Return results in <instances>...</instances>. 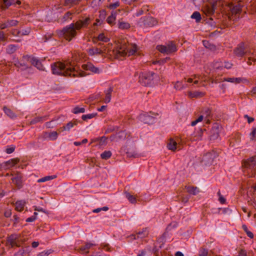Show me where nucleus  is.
<instances>
[{
  "mask_svg": "<svg viewBox=\"0 0 256 256\" xmlns=\"http://www.w3.org/2000/svg\"><path fill=\"white\" fill-rule=\"evenodd\" d=\"M52 34L51 33L47 34L44 36V42H46L52 38Z\"/></svg>",
  "mask_w": 256,
  "mask_h": 256,
  "instance_id": "052dcab7",
  "label": "nucleus"
},
{
  "mask_svg": "<svg viewBox=\"0 0 256 256\" xmlns=\"http://www.w3.org/2000/svg\"><path fill=\"white\" fill-rule=\"evenodd\" d=\"M96 115V114H84L82 116V118L84 120H87L88 119H91L94 118Z\"/></svg>",
  "mask_w": 256,
  "mask_h": 256,
  "instance_id": "49530a36",
  "label": "nucleus"
},
{
  "mask_svg": "<svg viewBox=\"0 0 256 256\" xmlns=\"http://www.w3.org/2000/svg\"><path fill=\"white\" fill-rule=\"evenodd\" d=\"M76 124L77 123L76 122H70L66 126H63L62 128L64 130L70 131L72 128H74Z\"/></svg>",
  "mask_w": 256,
  "mask_h": 256,
  "instance_id": "2f4dec72",
  "label": "nucleus"
},
{
  "mask_svg": "<svg viewBox=\"0 0 256 256\" xmlns=\"http://www.w3.org/2000/svg\"><path fill=\"white\" fill-rule=\"evenodd\" d=\"M224 81L232 83L240 84L242 82V78H224Z\"/></svg>",
  "mask_w": 256,
  "mask_h": 256,
  "instance_id": "c756f323",
  "label": "nucleus"
},
{
  "mask_svg": "<svg viewBox=\"0 0 256 256\" xmlns=\"http://www.w3.org/2000/svg\"><path fill=\"white\" fill-rule=\"evenodd\" d=\"M51 68L54 74L73 77L84 76L82 72L76 70L72 62L68 60L54 62L51 64Z\"/></svg>",
  "mask_w": 256,
  "mask_h": 256,
  "instance_id": "f257e3e1",
  "label": "nucleus"
},
{
  "mask_svg": "<svg viewBox=\"0 0 256 256\" xmlns=\"http://www.w3.org/2000/svg\"><path fill=\"white\" fill-rule=\"evenodd\" d=\"M14 64L17 68H20L22 67V70H26L28 66L24 62H20L18 60L14 61Z\"/></svg>",
  "mask_w": 256,
  "mask_h": 256,
  "instance_id": "c9c22d12",
  "label": "nucleus"
},
{
  "mask_svg": "<svg viewBox=\"0 0 256 256\" xmlns=\"http://www.w3.org/2000/svg\"><path fill=\"white\" fill-rule=\"evenodd\" d=\"M232 66V64L228 62H224V65L221 62H216L214 64V67L215 68L219 69L220 68H222L224 66L225 68L227 69H230Z\"/></svg>",
  "mask_w": 256,
  "mask_h": 256,
  "instance_id": "aec40b11",
  "label": "nucleus"
},
{
  "mask_svg": "<svg viewBox=\"0 0 256 256\" xmlns=\"http://www.w3.org/2000/svg\"><path fill=\"white\" fill-rule=\"evenodd\" d=\"M23 59L30 61L31 64L36 66L38 70H44L43 66L41 62L38 58L32 57L28 55L23 56Z\"/></svg>",
  "mask_w": 256,
  "mask_h": 256,
  "instance_id": "9d476101",
  "label": "nucleus"
},
{
  "mask_svg": "<svg viewBox=\"0 0 256 256\" xmlns=\"http://www.w3.org/2000/svg\"><path fill=\"white\" fill-rule=\"evenodd\" d=\"M250 140H253L256 136V128L252 127V132L250 134Z\"/></svg>",
  "mask_w": 256,
  "mask_h": 256,
  "instance_id": "864d4df0",
  "label": "nucleus"
},
{
  "mask_svg": "<svg viewBox=\"0 0 256 256\" xmlns=\"http://www.w3.org/2000/svg\"><path fill=\"white\" fill-rule=\"evenodd\" d=\"M30 28H26L24 30H20V36H27L30 34Z\"/></svg>",
  "mask_w": 256,
  "mask_h": 256,
  "instance_id": "5fc2aeb1",
  "label": "nucleus"
},
{
  "mask_svg": "<svg viewBox=\"0 0 256 256\" xmlns=\"http://www.w3.org/2000/svg\"><path fill=\"white\" fill-rule=\"evenodd\" d=\"M106 49L98 48L96 47H92L87 50V52L90 56H94L95 55H103L106 53Z\"/></svg>",
  "mask_w": 256,
  "mask_h": 256,
  "instance_id": "4468645a",
  "label": "nucleus"
},
{
  "mask_svg": "<svg viewBox=\"0 0 256 256\" xmlns=\"http://www.w3.org/2000/svg\"><path fill=\"white\" fill-rule=\"evenodd\" d=\"M18 46L16 44H10L6 48V52L8 54H12L14 53L17 50Z\"/></svg>",
  "mask_w": 256,
  "mask_h": 256,
  "instance_id": "f704fd0d",
  "label": "nucleus"
},
{
  "mask_svg": "<svg viewBox=\"0 0 256 256\" xmlns=\"http://www.w3.org/2000/svg\"><path fill=\"white\" fill-rule=\"evenodd\" d=\"M204 95V94L202 92H188V96L190 98H197V97H200Z\"/></svg>",
  "mask_w": 256,
  "mask_h": 256,
  "instance_id": "37998d69",
  "label": "nucleus"
},
{
  "mask_svg": "<svg viewBox=\"0 0 256 256\" xmlns=\"http://www.w3.org/2000/svg\"><path fill=\"white\" fill-rule=\"evenodd\" d=\"M244 117L247 119L248 124L252 123L254 120V118H253L250 117L247 114L244 115Z\"/></svg>",
  "mask_w": 256,
  "mask_h": 256,
  "instance_id": "774afa93",
  "label": "nucleus"
},
{
  "mask_svg": "<svg viewBox=\"0 0 256 256\" xmlns=\"http://www.w3.org/2000/svg\"><path fill=\"white\" fill-rule=\"evenodd\" d=\"M176 90H181L184 88V86L181 82H178L174 86Z\"/></svg>",
  "mask_w": 256,
  "mask_h": 256,
  "instance_id": "bf43d9fd",
  "label": "nucleus"
},
{
  "mask_svg": "<svg viewBox=\"0 0 256 256\" xmlns=\"http://www.w3.org/2000/svg\"><path fill=\"white\" fill-rule=\"evenodd\" d=\"M112 152L110 150H105L100 154V157L102 159L108 160L112 156Z\"/></svg>",
  "mask_w": 256,
  "mask_h": 256,
  "instance_id": "e433bc0d",
  "label": "nucleus"
},
{
  "mask_svg": "<svg viewBox=\"0 0 256 256\" xmlns=\"http://www.w3.org/2000/svg\"><path fill=\"white\" fill-rule=\"evenodd\" d=\"M44 120H46L45 117H36L31 120L30 123L32 124H35L37 122H42Z\"/></svg>",
  "mask_w": 256,
  "mask_h": 256,
  "instance_id": "8fccbe9b",
  "label": "nucleus"
},
{
  "mask_svg": "<svg viewBox=\"0 0 256 256\" xmlns=\"http://www.w3.org/2000/svg\"><path fill=\"white\" fill-rule=\"evenodd\" d=\"M82 27H83L82 24V20H80L76 22L75 24H74V30H80Z\"/></svg>",
  "mask_w": 256,
  "mask_h": 256,
  "instance_id": "603ef678",
  "label": "nucleus"
},
{
  "mask_svg": "<svg viewBox=\"0 0 256 256\" xmlns=\"http://www.w3.org/2000/svg\"><path fill=\"white\" fill-rule=\"evenodd\" d=\"M203 44L207 48H209L211 50L215 49V46L214 44H210L208 41L204 40Z\"/></svg>",
  "mask_w": 256,
  "mask_h": 256,
  "instance_id": "a18cd8bd",
  "label": "nucleus"
},
{
  "mask_svg": "<svg viewBox=\"0 0 256 256\" xmlns=\"http://www.w3.org/2000/svg\"><path fill=\"white\" fill-rule=\"evenodd\" d=\"M241 6L240 4H236L233 6L231 11L232 14H238L241 10Z\"/></svg>",
  "mask_w": 256,
  "mask_h": 256,
  "instance_id": "c03bdc74",
  "label": "nucleus"
},
{
  "mask_svg": "<svg viewBox=\"0 0 256 256\" xmlns=\"http://www.w3.org/2000/svg\"><path fill=\"white\" fill-rule=\"evenodd\" d=\"M82 68L84 70H89L94 74H99L102 72V69L96 67L91 62L82 64Z\"/></svg>",
  "mask_w": 256,
  "mask_h": 256,
  "instance_id": "9b49d317",
  "label": "nucleus"
},
{
  "mask_svg": "<svg viewBox=\"0 0 256 256\" xmlns=\"http://www.w3.org/2000/svg\"><path fill=\"white\" fill-rule=\"evenodd\" d=\"M98 40L104 42H108L110 40V39L108 38L105 36L104 34L102 33L100 34L98 36Z\"/></svg>",
  "mask_w": 256,
  "mask_h": 256,
  "instance_id": "09e8293b",
  "label": "nucleus"
},
{
  "mask_svg": "<svg viewBox=\"0 0 256 256\" xmlns=\"http://www.w3.org/2000/svg\"><path fill=\"white\" fill-rule=\"evenodd\" d=\"M113 91V88L112 87L109 88L107 90L104 91L106 94L104 102L105 103L108 104L110 102L112 92Z\"/></svg>",
  "mask_w": 256,
  "mask_h": 256,
  "instance_id": "4be33fe9",
  "label": "nucleus"
},
{
  "mask_svg": "<svg viewBox=\"0 0 256 256\" xmlns=\"http://www.w3.org/2000/svg\"><path fill=\"white\" fill-rule=\"evenodd\" d=\"M186 190L188 193L193 195H196L200 192L199 188L194 186H188L186 188Z\"/></svg>",
  "mask_w": 256,
  "mask_h": 256,
  "instance_id": "cd10ccee",
  "label": "nucleus"
},
{
  "mask_svg": "<svg viewBox=\"0 0 256 256\" xmlns=\"http://www.w3.org/2000/svg\"><path fill=\"white\" fill-rule=\"evenodd\" d=\"M2 2L6 8H8L12 4V2L10 0H2Z\"/></svg>",
  "mask_w": 256,
  "mask_h": 256,
  "instance_id": "e2e57ef3",
  "label": "nucleus"
},
{
  "mask_svg": "<svg viewBox=\"0 0 256 256\" xmlns=\"http://www.w3.org/2000/svg\"><path fill=\"white\" fill-rule=\"evenodd\" d=\"M72 112L75 114H78L80 113H84L85 112L84 108H80L78 106L74 107L72 110Z\"/></svg>",
  "mask_w": 256,
  "mask_h": 256,
  "instance_id": "58836bf2",
  "label": "nucleus"
},
{
  "mask_svg": "<svg viewBox=\"0 0 256 256\" xmlns=\"http://www.w3.org/2000/svg\"><path fill=\"white\" fill-rule=\"evenodd\" d=\"M11 34L14 36H20V30L17 29H12L11 31Z\"/></svg>",
  "mask_w": 256,
  "mask_h": 256,
  "instance_id": "6e6d98bb",
  "label": "nucleus"
},
{
  "mask_svg": "<svg viewBox=\"0 0 256 256\" xmlns=\"http://www.w3.org/2000/svg\"><path fill=\"white\" fill-rule=\"evenodd\" d=\"M156 49L160 52L169 54L177 51L176 44L172 41H170L166 43L165 45H158Z\"/></svg>",
  "mask_w": 256,
  "mask_h": 256,
  "instance_id": "39448f33",
  "label": "nucleus"
},
{
  "mask_svg": "<svg viewBox=\"0 0 256 256\" xmlns=\"http://www.w3.org/2000/svg\"><path fill=\"white\" fill-rule=\"evenodd\" d=\"M24 253L25 250L24 249H21L16 253L15 255L17 256H22Z\"/></svg>",
  "mask_w": 256,
  "mask_h": 256,
  "instance_id": "338daca9",
  "label": "nucleus"
},
{
  "mask_svg": "<svg viewBox=\"0 0 256 256\" xmlns=\"http://www.w3.org/2000/svg\"><path fill=\"white\" fill-rule=\"evenodd\" d=\"M25 204L24 200H18L16 202V210L18 212H22L24 210Z\"/></svg>",
  "mask_w": 256,
  "mask_h": 256,
  "instance_id": "b1692460",
  "label": "nucleus"
},
{
  "mask_svg": "<svg viewBox=\"0 0 256 256\" xmlns=\"http://www.w3.org/2000/svg\"><path fill=\"white\" fill-rule=\"evenodd\" d=\"M137 50V46L136 44H130L128 45L122 46L118 50H117L116 54L118 58L125 56H130L134 55Z\"/></svg>",
  "mask_w": 256,
  "mask_h": 256,
  "instance_id": "20e7f679",
  "label": "nucleus"
},
{
  "mask_svg": "<svg viewBox=\"0 0 256 256\" xmlns=\"http://www.w3.org/2000/svg\"><path fill=\"white\" fill-rule=\"evenodd\" d=\"M126 198L128 200V201L132 204H135L136 202V198L131 194L130 192H126L124 193Z\"/></svg>",
  "mask_w": 256,
  "mask_h": 256,
  "instance_id": "a878e982",
  "label": "nucleus"
},
{
  "mask_svg": "<svg viewBox=\"0 0 256 256\" xmlns=\"http://www.w3.org/2000/svg\"><path fill=\"white\" fill-rule=\"evenodd\" d=\"M14 150H15L14 146H10L8 147L6 149V152L8 154H10L14 152Z\"/></svg>",
  "mask_w": 256,
  "mask_h": 256,
  "instance_id": "13d9d810",
  "label": "nucleus"
},
{
  "mask_svg": "<svg viewBox=\"0 0 256 256\" xmlns=\"http://www.w3.org/2000/svg\"><path fill=\"white\" fill-rule=\"evenodd\" d=\"M36 219V216H32L30 218H28L26 220V222H33Z\"/></svg>",
  "mask_w": 256,
  "mask_h": 256,
  "instance_id": "69168bd1",
  "label": "nucleus"
},
{
  "mask_svg": "<svg viewBox=\"0 0 256 256\" xmlns=\"http://www.w3.org/2000/svg\"><path fill=\"white\" fill-rule=\"evenodd\" d=\"M158 24L157 20L152 16H148L140 18L137 24L142 28L152 27Z\"/></svg>",
  "mask_w": 256,
  "mask_h": 256,
  "instance_id": "423d86ee",
  "label": "nucleus"
},
{
  "mask_svg": "<svg viewBox=\"0 0 256 256\" xmlns=\"http://www.w3.org/2000/svg\"><path fill=\"white\" fill-rule=\"evenodd\" d=\"M218 194L219 196L218 200L220 204H224L226 202V198L220 194V191H218Z\"/></svg>",
  "mask_w": 256,
  "mask_h": 256,
  "instance_id": "4d7b16f0",
  "label": "nucleus"
},
{
  "mask_svg": "<svg viewBox=\"0 0 256 256\" xmlns=\"http://www.w3.org/2000/svg\"><path fill=\"white\" fill-rule=\"evenodd\" d=\"M18 23V21L15 20H8L4 22H0V28L4 30L5 28L16 26Z\"/></svg>",
  "mask_w": 256,
  "mask_h": 256,
  "instance_id": "dca6fc26",
  "label": "nucleus"
},
{
  "mask_svg": "<svg viewBox=\"0 0 256 256\" xmlns=\"http://www.w3.org/2000/svg\"><path fill=\"white\" fill-rule=\"evenodd\" d=\"M130 28V24L126 22H119L118 28L122 30L128 29Z\"/></svg>",
  "mask_w": 256,
  "mask_h": 256,
  "instance_id": "79ce46f5",
  "label": "nucleus"
},
{
  "mask_svg": "<svg viewBox=\"0 0 256 256\" xmlns=\"http://www.w3.org/2000/svg\"><path fill=\"white\" fill-rule=\"evenodd\" d=\"M18 236L16 234H12L7 237L6 244L10 248H12L14 246H20V244L18 240Z\"/></svg>",
  "mask_w": 256,
  "mask_h": 256,
  "instance_id": "1a4fd4ad",
  "label": "nucleus"
},
{
  "mask_svg": "<svg viewBox=\"0 0 256 256\" xmlns=\"http://www.w3.org/2000/svg\"><path fill=\"white\" fill-rule=\"evenodd\" d=\"M126 134L124 131H120L116 134L110 136V139L111 141L118 142L124 140L126 138Z\"/></svg>",
  "mask_w": 256,
  "mask_h": 256,
  "instance_id": "2eb2a0df",
  "label": "nucleus"
},
{
  "mask_svg": "<svg viewBox=\"0 0 256 256\" xmlns=\"http://www.w3.org/2000/svg\"><path fill=\"white\" fill-rule=\"evenodd\" d=\"M74 14V12L68 11L66 12L62 16V22H65L71 20L72 18L73 14Z\"/></svg>",
  "mask_w": 256,
  "mask_h": 256,
  "instance_id": "5701e85b",
  "label": "nucleus"
},
{
  "mask_svg": "<svg viewBox=\"0 0 256 256\" xmlns=\"http://www.w3.org/2000/svg\"><path fill=\"white\" fill-rule=\"evenodd\" d=\"M191 18L195 19L196 22H199L202 19L200 14L198 12H194L191 16Z\"/></svg>",
  "mask_w": 256,
  "mask_h": 256,
  "instance_id": "a19ab883",
  "label": "nucleus"
},
{
  "mask_svg": "<svg viewBox=\"0 0 256 256\" xmlns=\"http://www.w3.org/2000/svg\"><path fill=\"white\" fill-rule=\"evenodd\" d=\"M158 116V113L150 112H145L140 114L138 120L144 124H152L156 122V116Z\"/></svg>",
  "mask_w": 256,
  "mask_h": 256,
  "instance_id": "0eeeda50",
  "label": "nucleus"
},
{
  "mask_svg": "<svg viewBox=\"0 0 256 256\" xmlns=\"http://www.w3.org/2000/svg\"><path fill=\"white\" fill-rule=\"evenodd\" d=\"M234 54L238 57H242L248 53L244 42L240 43L236 48L234 49Z\"/></svg>",
  "mask_w": 256,
  "mask_h": 256,
  "instance_id": "f8f14e48",
  "label": "nucleus"
},
{
  "mask_svg": "<svg viewBox=\"0 0 256 256\" xmlns=\"http://www.w3.org/2000/svg\"><path fill=\"white\" fill-rule=\"evenodd\" d=\"M208 250L204 248H200L198 250V256H208Z\"/></svg>",
  "mask_w": 256,
  "mask_h": 256,
  "instance_id": "de8ad7c7",
  "label": "nucleus"
},
{
  "mask_svg": "<svg viewBox=\"0 0 256 256\" xmlns=\"http://www.w3.org/2000/svg\"><path fill=\"white\" fill-rule=\"evenodd\" d=\"M80 0H64V5L70 8L73 6L78 4Z\"/></svg>",
  "mask_w": 256,
  "mask_h": 256,
  "instance_id": "393cba45",
  "label": "nucleus"
},
{
  "mask_svg": "<svg viewBox=\"0 0 256 256\" xmlns=\"http://www.w3.org/2000/svg\"><path fill=\"white\" fill-rule=\"evenodd\" d=\"M108 209H109L108 207L106 206H104L102 208H98L94 209V210H92V212L94 213H98V212H101L102 210L107 211L108 210Z\"/></svg>",
  "mask_w": 256,
  "mask_h": 256,
  "instance_id": "3c124183",
  "label": "nucleus"
},
{
  "mask_svg": "<svg viewBox=\"0 0 256 256\" xmlns=\"http://www.w3.org/2000/svg\"><path fill=\"white\" fill-rule=\"evenodd\" d=\"M176 142L173 140H170L169 142L168 143L167 148L168 150H175L176 148Z\"/></svg>",
  "mask_w": 256,
  "mask_h": 256,
  "instance_id": "473e14b6",
  "label": "nucleus"
},
{
  "mask_svg": "<svg viewBox=\"0 0 256 256\" xmlns=\"http://www.w3.org/2000/svg\"><path fill=\"white\" fill-rule=\"evenodd\" d=\"M12 214V211H11V210H10L8 209V210H6L5 211V212H4V216H5L6 218H10V216H11Z\"/></svg>",
  "mask_w": 256,
  "mask_h": 256,
  "instance_id": "680f3d73",
  "label": "nucleus"
},
{
  "mask_svg": "<svg viewBox=\"0 0 256 256\" xmlns=\"http://www.w3.org/2000/svg\"><path fill=\"white\" fill-rule=\"evenodd\" d=\"M96 244L92 242H86L79 248V252L82 254H87L89 252V250Z\"/></svg>",
  "mask_w": 256,
  "mask_h": 256,
  "instance_id": "f3484780",
  "label": "nucleus"
},
{
  "mask_svg": "<svg viewBox=\"0 0 256 256\" xmlns=\"http://www.w3.org/2000/svg\"><path fill=\"white\" fill-rule=\"evenodd\" d=\"M215 212H214V213L220 214V211L222 212V213L224 214H230L232 213V210L228 208H218L216 210Z\"/></svg>",
  "mask_w": 256,
  "mask_h": 256,
  "instance_id": "72a5a7b5",
  "label": "nucleus"
},
{
  "mask_svg": "<svg viewBox=\"0 0 256 256\" xmlns=\"http://www.w3.org/2000/svg\"><path fill=\"white\" fill-rule=\"evenodd\" d=\"M148 234L147 228H144L141 231H139L136 233L137 238H144L146 237Z\"/></svg>",
  "mask_w": 256,
  "mask_h": 256,
  "instance_id": "c85d7f7f",
  "label": "nucleus"
},
{
  "mask_svg": "<svg viewBox=\"0 0 256 256\" xmlns=\"http://www.w3.org/2000/svg\"><path fill=\"white\" fill-rule=\"evenodd\" d=\"M107 138L103 136L102 137L96 138L92 140V142H96V144L100 146H105L106 144Z\"/></svg>",
  "mask_w": 256,
  "mask_h": 256,
  "instance_id": "6ab92c4d",
  "label": "nucleus"
},
{
  "mask_svg": "<svg viewBox=\"0 0 256 256\" xmlns=\"http://www.w3.org/2000/svg\"><path fill=\"white\" fill-rule=\"evenodd\" d=\"M12 180L18 188L20 189L22 187V176L20 173L16 172L12 178Z\"/></svg>",
  "mask_w": 256,
  "mask_h": 256,
  "instance_id": "ddd939ff",
  "label": "nucleus"
},
{
  "mask_svg": "<svg viewBox=\"0 0 256 256\" xmlns=\"http://www.w3.org/2000/svg\"><path fill=\"white\" fill-rule=\"evenodd\" d=\"M56 34L60 37H64L67 40L70 41L76 34L74 28V24H70L62 30H57Z\"/></svg>",
  "mask_w": 256,
  "mask_h": 256,
  "instance_id": "7ed1b4c3",
  "label": "nucleus"
},
{
  "mask_svg": "<svg viewBox=\"0 0 256 256\" xmlns=\"http://www.w3.org/2000/svg\"><path fill=\"white\" fill-rule=\"evenodd\" d=\"M18 162V160L17 159H11L10 160L6 162H5L3 164V167L5 169H8L14 166L15 164H16Z\"/></svg>",
  "mask_w": 256,
  "mask_h": 256,
  "instance_id": "412c9836",
  "label": "nucleus"
},
{
  "mask_svg": "<svg viewBox=\"0 0 256 256\" xmlns=\"http://www.w3.org/2000/svg\"><path fill=\"white\" fill-rule=\"evenodd\" d=\"M116 18V12H112L110 16L108 18L106 21L108 24H112L115 20Z\"/></svg>",
  "mask_w": 256,
  "mask_h": 256,
  "instance_id": "ea45409f",
  "label": "nucleus"
},
{
  "mask_svg": "<svg viewBox=\"0 0 256 256\" xmlns=\"http://www.w3.org/2000/svg\"><path fill=\"white\" fill-rule=\"evenodd\" d=\"M244 166L246 168L253 169L256 166V156H252L248 158L244 162Z\"/></svg>",
  "mask_w": 256,
  "mask_h": 256,
  "instance_id": "a211bd4d",
  "label": "nucleus"
},
{
  "mask_svg": "<svg viewBox=\"0 0 256 256\" xmlns=\"http://www.w3.org/2000/svg\"><path fill=\"white\" fill-rule=\"evenodd\" d=\"M56 178V175H52V176H44L38 180L37 182L38 183L44 182L46 181L50 180H54Z\"/></svg>",
  "mask_w": 256,
  "mask_h": 256,
  "instance_id": "7c9ffc66",
  "label": "nucleus"
},
{
  "mask_svg": "<svg viewBox=\"0 0 256 256\" xmlns=\"http://www.w3.org/2000/svg\"><path fill=\"white\" fill-rule=\"evenodd\" d=\"M218 156L217 153L214 151L207 152L202 158V162L206 166L212 164L214 158Z\"/></svg>",
  "mask_w": 256,
  "mask_h": 256,
  "instance_id": "6e6552de",
  "label": "nucleus"
},
{
  "mask_svg": "<svg viewBox=\"0 0 256 256\" xmlns=\"http://www.w3.org/2000/svg\"><path fill=\"white\" fill-rule=\"evenodd\" d=\"M159 80L157 74L153 72L142 73L139 76V82L144 86H152Z\"/></svg>",
  "mask_w": 256,
  "mask_h": 256,
  "instance_id": "f03ea898",
  "label": "nucleus"
},
{
  "mask_svg": "<svg viewBox=\"0 0 256 256\" xmlns=\"http://www.w3.org/2000/svg\"><path fill=\"white\" fill-rule=\"evenodd\" d=\"M120 6V2H114V3L111 4L110 5V8L111 9H114L116 8H117L118 6Z\"/></svg>",
  "mask_w": 256,
  "mask_h": 256,
  "instance_id": "0e129e2a",
  "label": "nucleus"
},
{
  "mask_svg": "<svg viewBox=\"0 0 256 256\" xmlns=\"http://www.w3.org/2000/svg\"><path fill=\"white\" fill-rule=\"evenodd\" d=\"M3 110L4 113L10 118L13 119L16 117L15 114L11 110L6 108V106H4Z\"/></svg>",
  "mask_w": 256,
  "mask_h": 256,
  "instance_id": "bb28decb",
  "label": "nucleus"
},
{
  "mask_svg": "<svg viewBox=\"0 0 256 256\" xmlns=\"http://www.w3.org/2000/svg\"><path fill=\"white\" fill-rule=\"evenodd\" d=\"M58 137V134L56 132L54 131L48 133V138L50 140H55Z\"/></svg>",
  "mask_w": 256,
  "mask_h": 256,
  "instance_id": "4c0bfd02",
  "label": "nucleus"
}]
</instances>
